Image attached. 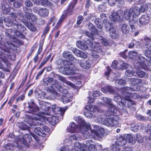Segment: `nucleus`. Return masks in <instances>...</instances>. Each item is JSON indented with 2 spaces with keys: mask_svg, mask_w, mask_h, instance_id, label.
Here are the masks:
<instances>
[{
  "mask_svg": "<svg viewBox=\"0 0 151 151\" xmlns=\"http://www.w3.org/2000/svg\"><path fill=\"white\" fill-rule=\"evenodd\" d=\"M26 26L31 31L35 32L36 30V28L35 26L30 23L27 22L25 24Z\"/></svg>",
  "mask_w": 151,
  "mask_h": 151,
  "instance_id": "obj_44",
  "label": "nucleus"
},
{
  "mask_svg": "<svg viewBox=\"0 0 151 151\" xmlns=\"http://www.w3.org/2000/svg\"><path fill=\"white\" fill-rule=\"evenodd\" d=\"M123 11L119 10L116 12H113L111 14L112 21L120 22L123 19Z\"/></svg>",
  "mask_w": 151,
  "mask_h": 151,
  "instance_id": "obj_14",
  "label": "nucleus"
},
{
  "mask_svg": "<svg viewBox=\"0 0 151 151\" xmlns=\"http://www.w3.org/2000/svg\"><path fill=\"white\" fill-rule=\"evenodd\" d=\"M70 137L75 140H77L78 138L80 137V135L77 133H75L72 134Z\"/></svg>",
  "mask_w": 151,
  "mask_h": 151,
  "instance_id": "obj_64",
  "label": "nucleus"
},
{
  "mask_svg": "<svg viewBox=\"0 0 151 151\" xmlns=\"http://www.w3.org/2000/svg\"><path fill=\"white\" fill-rule=\"evenodd\" d=\"M124 138H125L126 142H128L129 143H133L134 142L133 137L130 134H126L124 136Z\"/></svg>",
  "mask_w": 151,
  "mask_h": 151,
  "instance_id": "obj_45",
  "label": "nucleus"
},
{
  "mask_svg": "<svg viewBox=\"0 0 151 151\" xmlns=\"http://www.w3.org/2000/svg\"><path fill=\"white\" fill-rule=\"evenodd\" d=\"M145 54L146 56L147 57H148L149 58V60H147V59H145V58L144 59L145 60H147V61L146 60L145 62H143L144 63H147L148 62V61L149 60V63H148L149 65L150 64H151V58H150L151 57V51L149 50H146L145 52ZM139 55H141L140 57L141 58L142 57L143 58V57L141 56V55H139L138 56V59L137 60H138V57L139 56Z\"/></svg>",
  "mask_w": 151,
  "mask_h": 151,
  "instance_id": "obj_27",
  "label": "nucleus"
},
{
  "mask_svg": "<svg viewBox=\"0 0 151 151\" xmlns=\"http://www.w3.org/2000/svg\"><path fill=\"white\" fill-rule=\"evenodd\" d=\"M97 37H98L99 39L101 40V42L104 45L109 46L110 45V42L109 40H107L106 38L103 37L102 36H100L99 37L97 35Z\"/></svg>",
  "mask_w": 151,
  "mask_h": 151,
  "instance_id": "obj_33",
  "label": "nucleus"
},
{
  "mask_svg": "<svg viewBox=\"0 0 151 151\" xmlns=\"http://www.w3.org/2000/svg\"><path fill=\"white\" fill-rule=\"evenodd\" d=\"M94 22L98 27L100 29L102 28L103 25L100 22V20L99 19H95Z\"/></svg>",
  "mask_w": 151,
  "mask_h": 151,
  "instance_id": "obj_54",
  "label": "nucleus"
},
{
  "mask_svg": "<svg viewBox=\"0 0 151 151\" xmlns=\"http://www.w3.org/2000/svg\"><path fill=\"white\" fill-rule=\"evenodd\" d=\"M90 45L92 48V50L94 52L97 53H100L102 52L101 47L99 43L94 42V43H91Z\"/></svg>",
  "mask_w": 151,
  "mask_h": 151,
  "instance_id": "obj_19",
  "label": "nucleus"
},
{
  "mask_svg": "<svg viewBox=\"0 0 151 151\" xmlns=\"http://www.w3.org/2000/svg\"><path fill=\"white\" fill-rule=\"evenodd\" d=\"M150 18L147 15H143L140 18L139 22L141 24H146L149 22Z\"/></svg>",
  "mask_w": 151,
  "mask_h": 151,
  "instance_id": "obj_24",
  "label": "nucleus"
},
{
  "mask_svg": "<svg viewBox=\"0 0 151 151\" xmlns=\"http://www.w3.org/2000/svg\"><path fill=\"white\" fill-rule=\"evenodd\" d=\"M14 146L12 145L9 143L6 144L4 146V148L8 150H13Z\"/></svg>",
  "mask_w": 151,
  "mask_h": 151,
  "instance_id": "obj_57",
  "label": "nucleus"
},
{
  "mask_svg": "<svg viewBox=\"0 0 151 151\" xmlns=\"http://www.w3.org/2000/svg\"><path fill=\"white\" fill-rule=\"evenodd\" d=\"M119 146L114 144L112 148V151H120L121 149Z\"/></svg>",
  "mask_w": 151,
  "mask_h": 151,
  "instance_id": "obj_59",
  "label": "nucleus"
},
{
  "mask_svg": "<svg viewBox=\"0 0 151 151\" xmlns=\"http://www.w3.org/2000/svg\"><path fill=\"white\" fill-rule=\"evenodd\" d=\"M128 66L129 65L128 64L124 63L122 61L119 60L118 62L117 67L122 70L127 68Z\"/></svg>",
  "mask_w": 151,
  "mask_h": 151,
  "instance_id": "obj_28",
  "label": "nucleus"
},
{
  "mask_svg": "<svg viewBox=\"0 0 151 151\" xmlns=\"http://www.w3.org/2000/svg\"><path fill=\"white\" fill-rule=\"evenodd\" d=\"M88 29L91 32H93L96 35H98V32L97 30L95 28L94 25L91 23H89L88 24Z\"/></svg>",
  "mask_w": 151,
  "mask_h": 151,
  "instance_id": "obj_35",
  "label": "nucleus"
},
{
  "mask_svg": "<svg viewBox=\"0 0 151 151\" xmlns=\"http://www.w3.org/2000/svg\"><path fill=\"white\" fill-rule=\"evenodd\" d=\"M51 85H52V86L55 87L57 90L63 94H66L68 92V91L67 89L61 87L60 83L56 80L53 81L52 84H51Z\"/></svg>",
  "mask_w": 151,
  "mask_h": 151,
  "instance_id": "obj_15",
  "label": "nucleus"
},
{
  "mask_svg": "<svg viewBox=\"0 0 151 151\" xmlns=\"http://www.w3.org/2000/svg\"><path fill=\"white\" fill-rule=\"evenodd\" d=\"M105 27L107 32H109L110 37L113 39H115L119 36L118 33L116 31L115 28L111 25L108 21L105 20Z\"/></svg>",
  "mask_w": 151,
  "mask_h": 151,
  "instance_id": "obj_9",
  "label": "nucleus"
},
{
  "mask_svg": "<svg viewBox=\"0 0 151 151\" xmlns=\"http://www.w3.org/2000/svg\"><path fill=\"white\" fill-rule=\"evenodd\" d=\"M62 64L64 66L60 67L59 70L63 74L73 75L75 74V71L77 70V68L74 65L67 60H63Z\"/></svg>",
  "mask_w": 151,
  "mask_h": 151,
  "instance_id": "obj_4",
  "label": "nucleus"
},
{
  "mask_svg": "<svg viewBox=\"0 0 151 151\" xmlns=\"http://www.w3.org/2000/svg\"><path fill=\"white\" fill-rule=\"evenodd\" d=\"M138 53L136 51H129L128 54L129 57L131 59H134Z\"/></svg>",
  "mask_w": 151,
  "mask_h": 151,
  "instance_id": "obj_46",
  "label": "nucleus"
},
{
  "mask_svg": "<svg viewBox=\"0 0 151 151\" xmlns=\"http://www.w3.org/2000/svg\"><path fill=\"white\" fill-rule=\"evenodd\" d=\"M74 119L80 124V126L82 125L83 122L85 121L81 116H76L74 117Z\"/></svg>",
  "mask_w": 151,
  "mask_h": 151,
  "instance_id": "obj_50",
  "label": "nucleus"
},
{
  "mask_svg": "<svg viewBox=\"0 0 151 151\" xmlns=\"http://www.w3.org/2000/svg\"><path fill=\"white\" fill-rule=\"evenodd\" d=\"M79 63L80 66L83 68L88 69L90 68L91 65L87 61L83 60H80Z\"/></svg>",
  "mask_w": 151,
  "mask_h": 151,
  "instance_id": "obj_22",
  "label": "nucleus"
},
{
  "mask_svg": "<svg viewBox=\"0 0 151 151\" xmlns=\"http://www.w3.org/2000/svg\"><path fill=\"white\" fill-rule=\"evenodd\" d=\"M58 79L72 87H73L75 86V85L73 84L67 80L63 76L61 75H59V76Z\"/></svg>",
  "mask_w": 151,
  "mask_h": 151,
  "instance_id": "obj_29",
  "label": "nucleus"
},
{
  "mask_svg": "<svg viewBox=\"0 0 151 151\" xmlns=\"http://www.w3.org/2000/svg\"><path fill=\"white\" fill-rule=\"evenodd\" d=\"M53 80V79L52 77H47L43 79V83L45 86H47L48 85V84L52 83Z\"/></svg>",
  "mask_w": 151,
  "mask_h": 151,
  "instance_id": "obj_42",
  "label": "nucleus"
},
{
  "mask_svg": "<svg viewBox=\"0 0 151 151\" xmlns=\"http://www.w3.org/2000/svg\"><path fill=\"white\" fill-rule=\"evenodd\" d=\"M22 0H17V1L13 4L14 6L16 8H18L20 7L22 4Z\"/></svg>",
  "mask_w": 151,
  "mask_h": 151,
  "instance_id": "obj_53",
  "label": "nucleus"
},
{
  "mask_svg": "<svg viewBox=\"0 0 151 151\" xmlns=\"http://www.w3.org/2000/svg\"><path fill=\"white\" fill-rule=\"evenodd\" d=\"M107 111L111 113L116 114L117 111V108L112 103L108 106Z\"/></svg>",
  "mask_w": 151,
  "mask_h": 151,
  "instance_id": "obj_30",
  "label": "nucleus"
},
{
  "mask_svg": "<svg viewBox=\"0 0 151 151\" xmlns=\"http://www.w3.org/2000/svg\"><path fill=\"white\" fill-rule=\"evenodd\" d=\"M34 2L37 5H47L49 4L48 0H35Z\"/></svg>",
  "mask_w": 151,
  "mask_h": 151,
  "instance_id": "obj_36",
  "label": "nucleus"
},
{
  "mask_svg": "<svg viewBox=\"0 0 151 151\" xmlns=\"http://www.w3.org/2000/svg\"><path fill=\"white\" fill-rule=\"evenodd\" d=\"M135 138L139 143H142L143 142V138L139 134H137Z\"/></svg>",
  "mask_w": 151,
  "mask_h": 151,
  "instance_id": "obj_52",
  "label": "nucleus"
},
{
  "mask_svg": "<svg viewBox=\"0 0 151 151\" xmlns=\"http://www.w3.org/2000/svg\"><path fill=\"white\" fill-rule=\"evenodd\" d=\"M74 149L76 151H80L81 143L79 142H76L74 144Z\"/></svg>",
  "mask_w": 151,
  "mask_h": 151,
  "instance_id": "obj_55",
  "label": "nucleus"
},
{
  "mask_svg": "<svg viewBox=\"0 0 151 151\" xmlns=\"http://www.w3.org/2000/svg\"><path fill=\"white\" fill-rule=\"evenodd\" d=\"M114 100L120 105L123 106L126 105V103L123 101L122 98L119 95L115 96L114 98Z\"/></svg>",
  "mask_w": 151,
  "mask_h": 151,
  "instance_id": "obj_26",
  "label": "nucleus"
},
{
  "mask_svg": "<svg viewBox=\"0 0 151 151\" xmlns=\"http://www.w3.org/2000/svg\"><path fill=\"white\" fill-rule=\"evenodd\" d=\"M68 107L65 106L63 108L57 107L55 105L52 106V109L53 112L55 114L58 113L57 111H59L61 116H63L64 112L68 109Z\"/></svg>",
  "mask_w": 151,
  "mask_h": 151,
  "instance_id": "obj_17",
  "label": "nucleus"
},
{
  "mask_svg": "<svg viewBox=\"0 0 151 151\" xmlns=\"http://www.w3.org/2000/svg\"><path fill=\"white\" fill-rule=\"evenodd\" d=\"M81 130L82 133V135L83 137L86 138H88L89 137L90 134L88 130L81 128Z\"/></svg>",
  "mask_w": 151,
  "mask_h": 151,
  "instance_id": "obj_40",
  "label": "nucleus"
},
{
  "mask_svg": "<svg viewBox=\"0 0 151 151\" xmlns=\"http://www.w3.org/2000/svg\"><path fill=\"white\" fill-rule=\"evenodd\" d=\"M48 104H45V105L43 106L41 109V111H40V114H47V111L49 109V106H47Z\"/></svg>",
  "mask_w": 151,
  "mask_h": 151,
  "instance_id": "obj_43",
  "label": "nucleus"
},
{
  "mask_svg": "<svg viewBox=\"0 0 151 151\" xmlns=\"http://www.w3.org/2000/svg\"><path fill=\"white\" fill-rule=\"evenodd\" d=\"M96 35L95 34H94L93 32H87L86 33V36L90 38H91L92 40H94V35Z\"/></svg>",
  "mask_w": 151,
  "mask_h": 151,
  "instance_id": "obj_62",
  "label": "nucleus"
},
{
  "mask_svg": "<svg viewBox=\"0 0 151 151\" xmlns=\"http://www.w3.org/2000/svg\"><path fill=\"white\" fill-rule=\"evenodd\" d=\"M63 56L65 58L71 61L75 59L74 55H72L71 52L69 51H64L63 53Z\"/></svg>",
  "mask_w": 151,
  "mask_h": 151,
  "instance_id": "obj_23",
  "label": "nucleus"
},
{
  "mask_svg": "<svg viewBox=\"0 0 151 151\" xmlns=\"http://www.w3.org/2000/svg\"><path fill=\"white\" fill-rule=\"evenodd\" d=\"M139 14V8L136 6L134 8L126 9L124 12L123 11V17H124L126 19L129 20L131 17L138 16Z\"/></svg>",
  "mask_w": 151,
  "mask_h": 151,
  "instance_id": "obj_6",
  "label": "nucleus"
},
{
  "mask_svg": "<svg viewBox=\"0 0 151 151\" xmlns=\"http://www.w3.org/2000/svg\"><path fill=\"white\" fill-rule=\"evenodd\" d=\"M19 127L21 129L23 130L27 129L29 128V126L23 123H22Z\"/></svg>",
  "mask_w": 151,
  "mask_h": 151,
  "instance_id": "obj_60",
  "label": "nucleus"
},
{
  "mask_svg": "<svg viewBox=\"0 0 151 151\" xmlns=\"http://www.w3.org/2000/svg\"><path fill=\"white\" fill-rule=\"evenodd\" d=\"M73 7L74 6L73 5H70L69 6L67 11V13H66V14H63L61 15L59 20L57 22V24L59 25L61 23L64 19L65 17L67 15H70L72 14Z\"/></svg>",
  "mask_w": 151,
  "mask_h": 151,
  "instance_id": "obj_16",
  "label": "nucleus"
},
{
  "mask_svg": "<svg viewBox=\"0 0 151 151\" xmlns=\"http://www.w3.org/2000/svg\"><path fill=\"white\" fill-rule=\"evenodd\" d=\"M114 144L120 147L126 144V141L124 138L120 137L116 139Z\"/></svg>",
  "mask_w": 151,
  "mask_h": 151,
  "instance_id": "obj_25",
  "label": "nucleus"
},
{
  "mask_svg": "<svg viewBox=\"0 0 151 151\" xmlns=\"http://www.w3.org/2000/svg\"><path fill=\"white\" fill-rule=\"evenodd\" d=\"M2 8L3 12L5 14L9 13V14L13 16L14 18L12 20L9 18L4 17V22L6 23V25L8 27L11 26V30L14 32L20 34L19 31H24L26 28L22 25L20 21L21 20L23 21V19L22 14L21 13H19L15 14L14 12H12V11H14L13 8L9 7V5L7 4L6 1L3 0L2 2Z\"/></svg>",
  "mask_w": 151,
  "mask_h": 151,
  "instance_id": "obj_1",
  "label": "nucleus"
},
{
  "mask_svg": "<svg viewBox=\"0 0 151 151\" xmlns=\"http://www.w3.org/2000/svg\"><path fill=\"white\" fill-rule=\"evenodd\" d=\"M40 118L36 117L32 118L30 116L27 115L25 122L31 126L32 125H39L41 124V122L40 120Z\"/></svg>",
  "mask_w": 151,
  "mask_h": 151,
  "instance_id": "obj_12",
  "label": "nucleus"
},
{
  "mask_svg": "<svg viewBox=\"0 0 151 151\" xmlns=\"http://www.w3.org/2000/svg\"><path fill=\"white\" fill-rule=\"evenodd\" d=\"M85 109L87 111L84 112V115L87 118L90 119L93 117V114L92 113H94L93 111H94L95 113H96V114H94L93 119L96 116H97V118H99L100 117L101 114H100L99 112L100 110L99 109L96 107L94 108L91 105H87L85 107ZM95 121H96V120L95 119Z\"/></svg>",
  "mask_w": 151,
  "mask_h": 151,
  "instance_id": "obj_5",
  "label": "nucleus"
},
{
  "mask_svg": "<svg viewBox=\"0 0 151 151\" xmlns=\"http://www.w3.org/2000/svg\"><path fill=\"white\" fill-rule=\"evenodd\" d=\"M111 114H109L108 115L106 114H103L104 116H105V119H104L101 114L99 118H97L96 116L94 117V119L96 120V122L102 124L109 127H114L117 126L119 124L118 121L116 120L111 116Z\"/></svg>",
  "mask_w": 151,
  "mask_h": 151,
  "instance_id": "obj_3",
  "label": "nucleus"
},
{
  "mask_svg": "<svg viewBox=\"0 0 151 151\" xmlns=\"http://www.w3.org/2000/svg\"><path fill=\"white\" fill-rule=\"evenodd\" d=\"M72 51L74 54L78 57L85 59L87 57V55L86 53L82 52L76 48H73L72 50Z\"/></svg>",
  "mask_w": 151,
  "mask_h": 151,
  "instance_id": "obj_18",
  "label": "nucleus"
},
{
  "mask_svg": "<svg viewBox=\"0 0 151 151\" xmlns=\"http://www.w3.org/2000/svg\"><path fill=\"white\" fill-rule=\"evenodd\" d=\"M38 14L40 16L45 17L48 15V11L46 9L42 8L39 11Z\"/></svg>",
  "mask_w": 151,
  "mask_h": 151,
  "instance_id": "obj_39",
  "label": "nucleus"
},
{
  "mask_svg": "<svg viewBox=\"0 0 151 151\" xmlns=\"http://www.w3.org/2000/svg\"><path fill=\"white\" fill-rule=\"evenodd\" d=\"M101 94V93L100 91H95L93 92L92 95L93 97H97L100 96Z\"/></svg>",
  "mask_w": 151,
  "mask_h": 151,
  "instance_id": "obj_63",
  "label": "nucleus"
},
{
  "mask_svg": "<svg viewBox=\"0 0 151 151\" xmlns=\"http://www.w3.org/2000/svg\"><path fill=\"white\" fill-rule=\"evenodd\" d=\"M115 83L118 84L119 85H124L126 83V81L123 79H120L116 80L115 81Z\"/></svg>",
  "mask_w": 151,
  "mask_h": 151,
  "instance_id": "obj_58",
  "label": "nucleus"
},
{
  "mask_svg": "<svg viewBox=\"0 0 151 151\" xmlns=\"http://www.w3.org/2000/svg\"><path fill=\"white\" fill-rule=\"evenodd\" d=\"M121 30L123 34H127L129 32V28L127 24H124L121 26Z\"/></svg>",
  "mask_w": 151,
  "mask_h": 151,
  "instance_id": "obj_34",
  "label": "nucleus"
},
{
  "mask_svg": "<svg viewBox=\"0 0 151 151\" xmlns=\"http://www.w3.org/2000/svg\"><path fill=\"white\" fill-rule=\"evenodd\" d=\"M139 127L137 124H132L131 127V130L134 132H137L139 129Z\"/></svg>",
  "mask_w": 151,
  "mask_h": 151,
  "instance_id": "obj_47",
  "label": "nucleus"
},
{
  "mask_svg": "<svg viewBox=\"0 0 151 151\" xmlns=\"http://www.w3.org/2000/svg\"><path fill=\"white\" fill-rule=\"evenodd\" d=\"M140 56L141 55H139L138 60H135L134 63V67L137 69L136 73V75H137L140 78H147L148 77L147 74L145 73L143 71L140 70L139 69L143 68L145 70L151 71V65L148 64L147 65L146 63H144L143 62H145V59L142 57L141 58Z\"/></svg>",
  "mask_w": 151,
  "mask_h": 151,
  "instance_id": "obj_2",
  "label": "nucleus"
},
{
  "mask_svg": "<svg viewBox=\"0 0 151 151\" xmlns=\"http://www.w3.org/2000/svg\"><path fill=\"white\" fill-rule=\"evenodd\" d=\"M69 128L67 129V131L70 133H73L77 132V129L78 126L74 122H71L69 124Z\"/></svg>",
  "mask_w": 151,
  "mask_h": 151,
  "instance_id": "obj_21",
  "label": "nucleus"
},
{
  "mask_svg": "<svg viewBox=\"0 0 151 151\" xmlns=\"http://www.w3.org/2000/svg\"><path fill=\"white\" fill-rule=\"evenodd\" d=\"M23 11L25 14L24 16L22 15L23 19L24 21L31 19L32 21L35 22L37 19V17L31 13L32 10L31 9L27 8H23Z\"/></svg>",
  "mask_w": 151,
  "mask_h": 151,
  "instance_id": "obj_11",
  "label": "nucleus"
},
{
  "mask_svg": "<svg viewBox=\"0 0 151 151\" xmlns=\"http://www.w3.org/2000/svg\"><path fill=\"white\" fill-rule=\"evenodd\" d=\"M3 54L7 56H9L11 55V52L9 49L7 48L5 45H1L0 46V58H2ZM7 65L6 63L3 61H2V62L0 61V68H5L7 66Z\"/></svg>",
  "mask_w": 151,
  "mask_h": 151,
  "instance_id": "obj_10",
  "label": "nucleus"
},
{
  "mask_svg": "<svg viewBox=\"0 0 151 151\" xmlns=\"http://www.w3.org/2000/svg\"><path fill=\"white\" fill-rule=\"evenodd\" d=\"M68 93L65 94L66 95H63V97L61 99V100L62 102L65 104L70 102L71 100V98L69 97V95L68 94Z\"/></svg>",
  "mask_w": 151,
  "mask_h": 151,
  "instance_id": "obj_37",
  "label": "nucleus"
},
{
  "mask_svg": "<svg viewBox=\"0 0 151 151\" xmlns=\"http://www.w3.org/2000/svg\"><path fill=\"white\" fill-rule=\"evenodd\" d=\"M126 76L128 77H130L132 76H136V74L133 70H128L126 71L125 72Z\"/></svg>",
  "mask_w": 151,
  "mask_h": 151,
  "instance_id": "obj_51",
  "label": "nucleus"
},
{
  "mask_svg": "<svg viewBox=\"0 0 151 151\" xmlns=\"http://www.w3.org/2000/svg\"><path fill=\"white\" fill-rule=\"evenodd\" d=\"M87 146L89 147V151H97L96 148L95 143L91 140H88L86 141Z\"/></svg>",
  "mask_w": 151,
  "mask_h": 151,
  "instance_id": "obj_20",
  "label": "nucleus"
},
{
  "mask_svg": "<svg viewBox=\"0 0 151 151\" xmlns=\"http://www.w3.org/2000/svg\"><path fill=\"white\" fill-rule=\"evenodd\" d=\"M31 135L34 138H36V136L34 134H26L24 136L21 135L19 136L17 138V141L18 142V144L20 142L25 145L28 141H29L30 138H31Z\"/></svg>",
  "mask_w": 151,
  "mask_h": 151,
  "instance_id": "obj_13",
  "label": "nucleus"
},
{
  "mask_svg": "<svg viewBox=\"0 0 151 151\" xmlns=\"http://www.w3.org/2000/svg\"><path fill=\"white\" fill-rule=\"evenodd\" d=\"M81 126L83 127L82 128L81 127V128H83L85 130H90L92 136L96 139H99L103 137L104 134L101 132H97L95 131L94 130H92L90 124L88 122L87 123L85 121H84Z\"/></svg>",
  "mask_w": 151,
  "mask_h": 151,
  "instance_id": "obj_8",
  "label": "nucleus"
},
{
  "mask_svg": "<svg viewBox=\"0 0 151 151\" xmlns=\"http://www.w3.org/2000/svg\"><path fill=\"white\" fill-rule=\"evenodd\" d=\"M47 91L48 93H50L55 95H57L58 93L53 88V87L50 86V87H48L46 88Z\"/></svg>",
  "mask_w": 151,
  "mask_h": 151,
  "instance_id": "obj_49",
  "label": "nucleus"
},
{
  "mask_svg": "<svg viewBox=\"0 0 151 151\" xmlns=\"http://www.w3.org/2000/svg\"><path fill=\"white\" fill-rule=\"evenodd\" d=\"M134 20L130 21L129 22V24L132 31L134 32L136 30V27H135V22Z\"/></svg>",
  "mask_w": 151,
  "mask_h": 151,
  "instance_id": "obj_48",
  "label": "nucleus"
},
{
  "mask_svg": "<svg viewBox=\"0 0 151 151\" xmlns=\"http://www.w3.org/2000/svg\"><path fill=\"white\" fill-rule=\"evenodd\" d=\"M129 81L130 83L133 84L140 83L142 82L141 80L134 78H129Z\"/></svg>",
  "mask_w": 151,
  "mask_h": 151,
  "instance_id": "obj_41",
  "label": "nucleus"
},
{
  "mask_svg": "<svg viewBox=\"0 0 151 151\" xmlns=\"http://www.w3.org/2000/svg\"><path fill=\"white\" fill-rule=\"evenodd\" d=\"M35 133L38 135L42 136L45 137V134L43 130L40 127H37L35 128L34 130Z\"/></svg>",
  "mask_w": 151,
  "mask_h": 151,
  "instance_id": "obj_31",
  "label": "nucleus"
},
{
  "mask_svg": "<svg viewBox=\"0 0 151 151\" xmlns=\"http://www.w3.org/2000/svg\"><path fill=\"white\" fill-rule=\"evenodd\" d=\"M76 45L79 48L83 50H86L88 48L87 46L84 44V43L81 41H79L77 42L76 43Z\"/></svg>",
  "mask_w": 151,
  "mask_h": 151,
  "instance_id": "obj_32",
  "label": "nucleus"
},
{
  "mask_svg": "<svg viewBox=\"0 0 151 151\" xmlns=\"http://www.w3.org/2000/svg\"><path fill=\"white\" fill-rule=\"evenodd\" d=\"M49 120L51 124L53 125L55 124L57 122L56 117L54 116L49 118Z\"/></svg>",
  "mask_w": 151,
  "mask_h": 151,
  "instance_id": "obj_56",
  "label": "nucleus"
},
{
  "mask_svg": "<svg viewBox=\"0 0 151 151\" xmlns=\"http://www.w3.org/2000/svg\"><path fill=\"white\" fill-rule=\"evenodd\" d=\"M101 100L105 104L108 105V106L112 104V100L109 98L103 97L101 98Z\"/></svg>",
  "mask_w": 151,
  "mask_h": 151,
  "instance_id": "obj_38",
  "label": "nucleus"
},
{
  "mask_svg": "<svg viewBox=\"0 0 151 151\" xmlns=\"http://www.w3.org/2000/svg\"><path fill=\"white\" fill-rule=\"evenodd\" d=\"M147 10L146 4H143L141 6L140 8H139V12H143Z\"/></svg>",
  "mask_w": 151,
  "mask_h": 151,
  "instance_id": "obj_61",
  "label": "nucleus"
},
{
  "mask_svg": "<svg viewBox=\"0 0 151 151\" xmlns=\"http://www.w3.org/2000/svg\"><path fill=\"white\" fill-rule=\"evenodd\" d=\"M139 89V86L138 85L134 86V88H130L128 87H122L121 88L120 91L121 93L124 96L125 99L127 101L130 100L131 97L132 93L130 92H127V91H138Z\"/></svg>",
  "mask_w": 151,
  "mask_h": 151,
  "instance_id": "obj_7",
  "label": "nucleus"
}]
</instances>
